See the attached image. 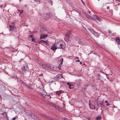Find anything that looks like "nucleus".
<instances>
[{
	"label": "nucleus",
	"mask_w": 120,
	"mask_h": 120,
	"mask_svg": "<svg viewBox=\"0 0 120 120\" xmlns=\"http://www.w3.org/2000/svg\"><path fill=\"white\" fill-rule=\"evenodd\" d=\"M56 44V46L58 49H63L65 47V42L63 41H60Z\"/></svg>",
	"instance_id": "obj_1"
},
{
	"label": "nucleus",
	"mask_w": 120,
	"mask_h": 120,
	"mask_svg": "<svg viewBox=\"0 0 120 120\" xmlns=\"http://www.w3.org/2000/svg\"><path fill=\"white\" fill-rule=\"evenodd\" d=\"M72 38V35L70 32L67 33L64 39L67 42H69L71 41Z\"/></svg>",
	"instance_id": "obj_2"
},
{
	"label": "nucleus",
	"mask_w": 120,
	"mask_h": 120,
	"mask_svg": "<svg viewBox=\"0 0 120 120\" xmlns=\"http://www.w3.org/2000/svg\"><path fill=\"white\" fill-rule=\"evenodd\" d=\"M75 39L80 44L84 45H86V43L83 40L80 39L79 38L76 37Z\"/></svg>",
	"instance_id": "obj_3"
},
{
	"label": "nucleus",
	"mask_w": 120,
	"mask_h": 120,
	"mask_svg": "<svg viewBox=\"0 0 120 120\" xmlns=\"http://www.w3.org/2000/svg\"><path fill=\"white\" fill-rule=\"evenodd\" d=\"M85 14L87 18H90L93 20H94V19H97L99 21L101 20L96 15H94V19L92 17L89 15H88L86 13H85Z\"/></svg>",
	"instance_id": "obj_4"
},
{
	"label": "nucleus",
	"mask_w": 120,
	"mask_h": 120,
	"mask_svg": "<svg viewBox=\"0 0 120 120\" xmlns=\"http://www.w3.org/2000/svg\"><path fill=\"white\" fill-rule=\"evenodd\" d=\"M28 68L27 65H26L22 68V72L24 74H25L26 72L28 71Z\"/></svg>",
	"instance_id": "obj_5"
},
{
	"label": "nucleus",
	"mask_w": 120,
	"mask_h": 120,
	"mask_svg": "<svg viewBox=\"0 0 120 120\" xmlns=\"http://www.w3.org/2000/svg\"><path fill=\"white\" fill-rule=\"evenodd\" d=\"M29 116L35 120H40V119L34 113H31L30 115Z\"/></svg>",
	"instance_id": "obj_6"
},
{
	"label": "nucleus",
	"mask_w": 120,
	"mask_h": 120,
	"mask_svg": "<svg viewBox=\"0 0 120 120\" xmlns=\"http://www.w3.org/2000/svg\"><path fill=\"white\" fill-rule=\"evenodd\" d=\"M10 30H12V31H14V32H16L17 29L14 26H10Z\"/></svg>",
	"instance_id": "obj_7"
},
{
	"label": "nucleus",
	"mask_w": 120,
	"mask_h": 120,
	"mask_svg": "<svg viewBox=\"0 0 120 120\" xmlns=\"http://www.w3.org/2000/svg\"><path fill=\"white\" fill-rule=\"evenodd\" d=\"M105 75H103L102 76V78H100V79L101 80H105L106 79V78H107L108 79L109 78L108 76V75L106 74H105Z\"/></svg>",
	"instance_id": "obj_8"
},
{
	"label": "nucleus",
	"mask_w": 120,
	"mask_h": 120,
	"mask_svg": "<svg viewBox=\"0 0 120 120\" xmlns=\"http://www.w3.org/2000/svg\"><path fill=\"white\" fill-rule=\"evenodd\" d=\"M57 48L56 46V44H53L51 46V49L53 50L55 52V50L57 49Z\"/></svg>",
	"instance_id": "obj_9"
},
{
	"label": "nucleus",
	"mask_w": 120,
	"mask_h": 120,
	"mask_svg": "<svg viewBox=\"0 0 120 120\" xmlns=\"http://www.w3.org/2000/svg\"><path fill=\"white\" fill-rule=\"evenodd\" d=\"M62 74L60 75H57L56 76L54 77V79L56 80L59 79L61 78L62 77Z\"/></svg>",
	"instance_id": "obj_10"
},
{
	"label": "nucleus",
	"mask_w": 120,
	"mask_h": 120,
	"mask_svg": "<svg viewBox=\"0 0 120 120\" xmlns=\"http://www.w3.org/2000/svg\"><path fill=\"white\" fill-rule=\"evenodd\" d=\"M50 13H48L45 16L44 18L45 19H49L50 17Z\"/></svg>",
	"instance_id": "obj_11"
},
{
	"label": "nucleus",
	"mask_w": 120,
	"mask_h": 120,
	"mask_svg": "<svg viewBox=\"0 0 120 120\" xmlns=\"http://www.w3.org/2000/svg\"><path fill=\"white\" fill-rule=\"evenodd\" d=\"M41 92H42V94L43 95H42V97H44L45 95H46V93L44 90H41Z\"/></svg>",
	"instance_id": "obj_12"
},
{
	"label": "nucleus",
	"mask_w": 120,
	"mask_h": 120,
	"mask_svg": "<svg viewBox=\"0 0 120 120\" xmlns=\"http://www.w3.org/2000/svg\"><path fill=\"white\" fill-rule=\"evenodd\" d=\"M39 42L40 43H44V44H45L46 45H47L48 44L47 42L46 41H44L43 40H41L39 41Z\"/></svg>",
	"instance_id": "obj_13"
},
{
	"label": "nucleus",
	"mask_w": 120,
	"mask_h": 120,
	"mask_svg": "<svg viewBox=\"0 0 120 120\" xmlns=\"http://www.w3.org/2000/svg\"><path fill=\"white\" fill-rule=\"evenodd\" d=\"M89 105L90 106V108L92 109H95V107L94 105H92L91 104H90L89 103Z\"/></svg>",
	"instance_id": "obj_14"
},
{
	"label": "nucleus",
	"mask_w": 120,
	"mask_h": 120,
	"mask_svg": "<svg viewBox=\"0 0 120 120\" xmlns=\"http://www.w3.org/2000/svg\"><path fill=\"white\" fill-rule=\"evenodd\" d=\"M116 42L119 44L120 45V39L118 37L116 38Z\"/></svg>",
	"instance_id": "obj_15"
},
{
	"label": "nucleus",
	"mask_w": 120,
	"mask_h": 120,
	"mask_svg": "<svg viewBox=\"0 0 120 120\" xmlns=\"http://www.w3.org/2000/svg\"><path fill=\"white\" fill-rule=\"evenodd\" d=\"M97 105L98 106H100L101 107L103 106L102 102H98L97 103Z\"/></svg>",
	"instance_id": "obj_16"
},
{
	"label": "nucleus",
	"mask_w": 120,
	"mask_h": 120,
	"mask_svg": "<svg viewBox=\"0 0 120 120\" xmlns=\"http://www.w3.org/2000/svg\"><path fill=\"white\" fill-rule=\"evenodd\" d=\"M47 37V35H41L40 36V39L44 38Z\"/></svg>",
	"instance_id": "obj_17"
},
{
	"label": "nucleus",
	"mask_w": 120,
	"mask_h": 120,
	"mask_svg": "<svg viewBox=\"0 0 120 120\" xmlns=\"http://www.w3.org/2000/svg\"><path fill=\"white\" fill-rule=\"evenodd\" d=\"M88 29L89 30H90V32L93 34L95 32L93 29H91L90 28H88Z\"/></svg>",
	"instance_id": "obj_18"
},
{
	"label": "nucleus",
	"mask_w": 120,
	"mask_h": 120,
	"mask_svg": "<svg viewBox=\"0 0 120 120\" xmlns=\"http://www.w3.org/2000/svg\"><path fill=\"white\" fill-rule=\"evenodd\" d=\"M61 91H57L56 92V94L58 95H60L61 93Z\"/></svg>",
	"instance_id": "obj_19"
},
{
	"label": "nucleus",
	"mask_w": 120,
	"mask_h": 120,
	"mask_svg": "<svg viewBox=\"0 0 120 120\" xmlns=\"http://www.w3.org/2000/svg\"><path fill=\"white\" fill-rule=\"evenodd\" d=\"M96 37H98V34L95 32H94V33L93 34Z\"/></svg>",
	"instance_id": "obj_20"
},
{
	"label": "nucleus",
	"mask_w": 120,
	"mask_h": 120,
	"mask_svg": "<svg viewBox=\"0 0 120 120\" xmlns=\"http://www.w3.org/2000/svg\"><path fill=\"white\" fill-rule=\"evenodd\" d=\"M45 67L44 68L46 69H47V68H51L50 66L45 65Z\"/></svg>",
	"instance_id": "obj_21"
},
{
	"label": "nucleus",
	"mask_w": 120,
	"mask_h": 120,
	"mask_svg": "<svg viewBox=\"0 0 120 120\" xmlns=\"http://www.w3.org/2000/svg\"><path fill=\"white\" fill-rule=\"evenodd\" d=\"M54 106L55 107V108L56 109L59 110H60V109L59 107L57 106L56 105H54Z\"/></svg>",
	"instance_id": "obj_22"
},
{
	"label": "nucleus",
	"mask_w": 120,
	"mask_h": 120,
	"mask_svg": "<svg viewBox=\"0 0 120 120\" xmlns=\"http://www.w3.org/2000/svg\"><path fill=\"white\" fill-rule=\"evenodd\" d=\"M25 86L30 89H31V88L27 84L24 83Z\"/></svg>",
	"instance_id": "obj_23"
},
{
	"label": "nucleus",
	"mask_w": 120,
	"mask_h": 120,
	"mask_svg": "<svg viewBox=\"0 0 120 120\" xmlns=\"http://www.w3.org/2000/svg\"><path fill=\"white\" fill-rule=\"evenodd\" d=\"M35 1L37 2L38 3H40L41 2L40 0H34Z\"/></svg>",
	"instance_id": "obj_24"
},
{
	"label": "nucleus",
	"mask_w": 120,
	"mask_h": 120,
	"mask_svg": "<svg viewBox=\"0 0 120 120\" xmlns=\"http://www.w3.org/2000/svg\"><path fill=\"white\" fill-rule=\"evenodd\" d=\"M101 116H98L97 117V119L98 120H99L100 119H101Z\"/></svg>",
	"instance_id": "obj_25"
},
{
	"label": "nucleus",
	"mask_w": 120,
	"mask_h": 120,
	"mask_svg": "<svg viewBox=\"0 0 120 120\" xmlns=\"http://www.w3.org/2000/svg\"><path fill=\"white\" fill-rule=\"evenodd\" d=\"M41 66L43 68H44L45 67V65L44 64H41Z\"/></svg>",
	"instance_id": "obj_26"
},
{
	"label": "nucleus",
	"mask_w": 120,
	"mask_h": 120,
	"mask_svg": "<svg viewBox=\"0 0 120 120\" xmlns=\"http://www.w3.org/2000/svg\"><path fill=\"white\" fill-rule=\"evenodd\" d=\"M18 117L17 116H16L14 118H13L12 119V120H15L16 119H17V118Z\"/></svg>",
	"instance_id": "obj_27"
},
{
	"label": "nucleus",
	"mask_w": 120,
	"mask_h": 120,
	"mask_svg": "<svg viewBox=\"0 0 120 120\" xmlns=\"http://www.w3.org/2000/svg\"><path fill=\"white\" fill-rule=\"evenodd\" d=\"M49 2L52 5V2L51 0H49Z\"/></svg>",
	"instance_id": "obj_28"
},
{
	"label": "nucleus",
	"mask_w": 120,
	"mask_h": 120,
	"mask_svg": "<svg viewBox=\"0 0 120 120\" xmlns=\"http://www.w3.org/2000/svg\"><path fill=\"white\" fill-rule=\"evenodd\" d=\"M49 118L51 120H57L56 119H54L52 117H50Z\"/></svg>",
	"instance_id": "obj_29"
},
{
	"label": "nucleus",
	"mask_w": 120,
	"mask_h": 120,
	"mask_svg": "<svg viewBox=\"0 0 120 120\" xmlns=\"http://www.w3.org/2000/svg\"><path fill=\"white\" fill-rule=\"evenodd\" d=\"M98 78L100 79V78H102V76H101L100 75H98Z\"/></svg>",
	"instance_id": "obj_30"
},
{
	"label": "nucleus",
	"mask_w": 120,
	"mask_h": 120,
	"mask_svg": "<svg viewBox=\"0 0 120 120\" xmlns=\"http://www.w3.org/2000/svg\"><path fill=\"white\" fill-rule=\"evenodd\" d=\"M38 94L40 96H42V95H43L42 93H39Z\"/></svg>",
	"instance_id": "obj_31"
},
{
	"label": "nucleus",
	"mask_w": 120,
	"mask_h": 120,
	"mask_svg": "<svg viewBox=\"0 0 120 120\" xmlns=\"http://www.w3.org/2000/svg\"><path fill=\"white\" fill-rule=\"evenodd\" d=\"M67 84L68 85H69V86L71 87V86H72V85L71 84H70L68 82L67 83Z\"/></svg>",
	"instance_id": "obj_32"
},
{
	"label": "nucleus",
	"mask_w": 120,
	"mask_h": 120,
	"mask_svg": "<svg viewBox=\"0 0 120 120\" xmlns=\"http://www.w3.org/2000/svg\"><path fill=\"white\" fill-rule=\"evenodd\" d=\"M80 85V84L79 83H78L77 84V88H79Z\"/></svg>",
	"instance_id": "obj_33"
},
{
	"label": "nucleus",
	"mask_w": 120,
	"mask_h": 120,
	"mask_svg": "<svg viewBox=\"0 0 120 120\" xmlns=\"http://www.w3.org/2000/svg\"><path fill=\"white\" fill-rule=\"evenodd\" d=\"M76 58L77 59H78V60H77V61H76L77 62H79L80 61V60H79V58H78V57H76Z\"/></svg>",
	"instance_id": "obj_34"
},
{
	"label": "nucleus",
	"mask_w": 120,
	"mask_h": 120,
	"mask_svg": "<svg viewBox=\"0 0 120 120\" xmlns=\"http://www.w3.org/2000/svg\"><path fill=\"white\" fill-rule=\"evenodd\" d=\"M59 111H61L62 112H63V111H64V110L63 109H60V110Z\"/></svg>",
	"instance_id": "obj_35"
},
{
	"label": "nucleus",
	"mask_w": 120,
	"mask_h": 120,
	"mask_svg": "<svg viewBox=\"0 0 120 120\" xmlns=\"http://www.w3.org/2000/svg\"><path fill=\"white\" fill-rule=\"evenodd\" d=\"M33 35H30L29 37H30V38H33Z\"/></svg>",
	"instance_id": "obj_36"
},
{
	"label": "nucleus",
	"mask_w": 120,
	"mask_h": 120,
	"mask_svg": "<svg viewBox=\"0 0 120 120\" xmlns=\"http://www.w3.org/2000/svg\"><path fill=\"white\" fill-rule=\"evenodd\" d=\"M64 120H70V119H68L65 118L64 119Z\"/></svg>",
	"instance_id": "obj_37"
},
{
	"label": "nucleus",
	"mask_w": 120,
	"mask_h": 120,
	"mask_svg": "<svg viewBox=\"0 0 120 120\" xmlns=\"http://www.w3.org/2000/svg\"><path fill=\"white\" fill-rule=\"evenodd\" d=\"M63 58H62L61 60V62L62 63L63 62Z\"/></svg>",
	"instance_id": "obj_38"
},
{
	"label": "nucleus",
	"mask_w": 120,
	"mask_h": 120,
	"mask_svg": "<svg viewBox=\"0 0 120 120\" xmlns=\"http://www.w3.org/2000/svg\"><path fill=\"white\" fill-rule=\"evenodd\" d=\"M34 40V38H33L32 39V41H33Z\"/></svg>",
	"instance_id": "obj_39"
},
{
	"label": "nucleus",
	"mask_w": 120,
	"mask_h": 120,
	"mask_svg": "<svg viewBox=\"0 0 120 120\" xmlns=\"http://www.w3.org/2000/svg\"><path fill=\"white\" fill-rule=\"evenodd\" d=\"M82 2V3L84 4V2L82 0H80Z\"/></svg>",
	"instance_id": "obj_40"
},
{
	"label": "nucleus",
	"mask_w": 120,
	"mask_h": 120,
	"mask_svg": "<svg viewBox=\"0 0 120 120\" xmlns=\"http://www.w3.org/2000/svg\"><path fill=\"white\" fill-rule=\"evenodd\" d=\"M23 12V11H22H22L20 13V14H22Z\"/></svg>",
	"instance_id": "obj_41"
},
{
	"label": "nucleus",
	"mask_w": 120,
	"mask_h": 120,
	"mask_svg": "<svg viewBox=\"0 0 120 120\" xmlns=\"http://www.w3.org/2000/svg\"><path fill=\"white\" fill-rule=\"evenodd\" d=\"M110 105V104L109 103H107L106 104V105L107 106H109Z\"/></svg>",
	"instance_id": "obj_42"
},
{
	"label": "nucleus",
	"mask_w": 120,
	"mask_h": 120,
	"mask_svg": "<svg viewBox=\"0 0 120 120\" xmlns=\"http://www.w3.org/2000/svg\"><path fill=\"white\" fill-rule=\"evenodd\" d=\"M69 88L70 89H71L72 88V87H71V86H69Z\"/></svg>",
	"instance_id": "obj_43"
},
{
	"label": "nucleus",
	"mask_w": 120,
	"mask_h": 120,
	"mask_svg": "<svg viewBox=\"0 0 120 120\" xmlns=\"http://www.w3.org/2000/svg\"><path fill=\"white\" fill-rule=\"evenodd\" d=\"M105 102L106 103H108V101H105Z\"/></svg>",
	"instance_id": "obj_44"
},
{
	"label": "nucleus",
	"mask_w": 120,
	"mask_h": 120,
	"mask_svg": "<svg viewBox=\"0 0 120 120\" xmlns=\"http://www.w3.org/2000/svg\"><path fill=\"white\" fill-rule=\"evenodd\" d=\"M90 100H89V103H90V104H91V103H90Z\"/></svg>",
	"instance_id": "obj_45"
},
{
	"label": "nucleus",
	"mask_w": 120,
	"mask_h": 120,
	"mask_svg": "<svg viewBox=\"0 0 120 120\" xmlns=\"http://www.w3.org/2000/svg\"><path fill=\"white\" fill-rule=\"evenodd\" d=\"M109 33H111V31H110L109 30Z\"/></svg>",
	"instance_id": "obj_46"
},
{
	"label": "nucleus",
	"mask_w": 120,
	"mask_h": 120,
	"mask_svg": "<svg viewBox=\"0 0 120 120\" xmlns=\"http://www.w3.org/2000/svg\"><path fill=\"white\" fill-rule=\"evenodd\" d=\"M43 75V74H41L40 75H39V76H42Z\"/></svg>",
	"instance_id": "obj_47"
},
{
	"label": "nucleus",
	"mask_w": 120,
	"mask_h": 120,
	"mask_svg": "<svg viewBox=\"0 0 120 120\" xmlns=\"http://www.w3.org/2000/svg\"><path fill=\"white\" fill-rule=\"evenodd\" d=\"M101 71V72H102V73H103L104 74H104V73H103V71Z\"/></svg>",
	"instance_id": "obj_48"
},
{
	"label": "nucleus",
	"mask_w": 120,
	"mask_h": 120,
	"mask_svg": "<svg viewBox=\"0 0 120 120\" xmlns=\"http://www.w3.org/2000/svg\"><path fill=\"white\" fill-rule=\"evenodd\" d=\"M60 63L61 64V65H62V63H63V62H62H62H61V61Z\"/></svg>",
	"instance_id": "obj_49"
},
{
	"label": "nucleus",
	"mask_w": 120,
	"mask_h": 120,
	"mask_svg": "<svg viewBox=\"0 0 120 120\" xmlns=\"http://www.w3.org/2000/svg\"><path fill=\"white\" fill-rule=\"evenodd\" d=\"M58 69L59 70H60V67H58Z\"/></svg>",
	"instance_id": "obj_50"
},
{
	"label": "nucleus",
	"mask_w": 120,
	"mask_h": 120,
	"mask_svg": "<svg viewBox=\"0 0 120 120\" xmlns=\"http://www.w3.org/2000/svg\"><path fill=\"white\" fill-rule=\"evenodd\" d=\"M18 11L19 12H20V10H18Z\"/></svg>",
	"instance_id": "obj_51"
},
{
	"label": "nucleus",
	"mask_w": 120,
	"mask_h": 120,
	"mask_svg": "<svg viewBox=\"0 0 120 120\" xmlns=\"http://www.w3.org/2000/svg\"><path fill=\"white\" fill-rule=\"evenodd\" d=\"M88 120H90V118H88Z\"/></svg>",
	"instance_id": "obj_52"
},
{
	"label": "nucleus",
	"mask_w": 120,
	"mask_h": 120,
	"mask_svg": "<svg viewBox=\"0 0 120 120\" xmlns=\"http://www.w3.org/2000/svg\"><path fill=\"white\" fill-rule=\"evenodd\" d=\"M80 63L81 64L82 63L81 62H80Z\"/></svg>",
	"instance_id": "obj_53"
},
{
	"label": "nucleus",
	"mask_w": 120,
	"mask_h": 120,
	"mask_svg": "<svg viewBox=\"0 0 120 120\" xmlns=\"http://www.w3.org/2000/svg\"><path fill=\"white\" fill-rule=\"evenodd\" d=\"M77 46L78 47H79V45H78V46Z\"/></svg>",
	"instance_id": "obj_54"
},
{
	"label": "nucleus",
	"mask_w": 120,
	"mask_h": 120,
	"mask_svg": "<svg viewBox=\"0 0 120 120\" xmlns=\"http://www.w3.org/2000/svg\"><path fill=\"white\" fill-rule=\"evenodd\" d=\"M89 13L90 14V12L89 11Z\"/></svg>",
	"instance_id": "obj_55"
},
{
	"label": "nucleus",
	"mask_w": 120,
	"mask_h": 120,
	"mask_svg": "<svg viewBox=\"0 0 120 120\" xmlns=\"http://www.w3.org/2000/svg\"><path fill=\"white\" fill-rule=\"evenodd\" d=\"M5 114H6V116H7V114H6V113H5Z\"/></svg>",
	"instance_id": "obj_56"
},
{
	"label": "nucleus",
	"mask_w": 120,
	"mask_h": 120,
	"mask_svg": "<svg viewBox=\"0 0 120 120\" xmlns=\"http://www.w3.org/2000/svg\"><path fill=\"white\" fill-rule=\"evenodd\" d=\"M53 68H54V67H53Z\"/></svg>",
	"instance_id": "obj_57"
},
{
	"label": "nucleus",
	"mask_w": 120,
	"mask_h": 120,
	"mask_svg": "<svg viewBox=\"0 0 120 120\" xmlns=\"http://www.w3.org/2000/svg\"><path fill=\"white\" fill-rule=\"evenodd\" d=\"M116 0V1L117 0Z\"/></svg>",
	"instance_id": "obj_58"
}]
</instances>
